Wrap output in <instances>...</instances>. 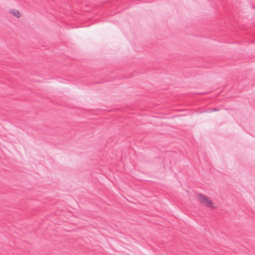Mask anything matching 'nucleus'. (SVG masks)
Masks as SVG:
<instances>
[{
	"mask_svg": "<svg viewBox=\"0 0 255 255\" xmlns=\"http://www.w3.org/2000/svg\"><path fill=\"white\" fill-rule=\"evenodd\" d=\"M197 198L200 203L206 207L211 208L213 207V202L206 195L199 193L197 195Z\"/></svg>",
	"mask_w": 255,
	"mask_h": 255,
	"instance_id": "1",
	"label": "nucleus"
},
{
	"mask_svg": "<svg viewBox=\"0 0 255 255\" xmlns=\"http://www.w3.org/2000/svg\"><path fill=\"white\" fill-rule=\"evenodd\" d=\"M10 13L17 18H19L20 16L19 11L15 9L11 10L10 11Z\"/></svg>",
	"mask_w": 255,
	"mask_h": 255,
	"instance_id": "2",
	"label": "nucleus"
},
{
	"mask_svg": "<svg viewBox=\"0 0 255 255\" xmlns=\"http://www.w3.org/2000/svg\"><path fill=\"white\" fill-rule=\"evenodd\" d=\"M211 111L212 112H216V111H219V109L218 108H213Z\"/></svg>",
	"mask_w": 255,
	"mask_h": 255,
	"instance_id": "3",
	"label": "nucleus"
}]
</instances>
